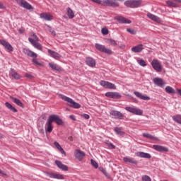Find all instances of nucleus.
Masks as SVG:
<instances>
[{
    "mask_svg": "<svg viewBox=\"0 0 181 181\" xmlns=\"http://www.w3.org/2000/svg\"><path fill=\"white\" fill-rule=\"evenodd\" d=\"M94 4H98V5H102L103 6H110L112 8H118L119 6V3L117 2H124V0H90Z\"/></svg>",
    "mask_w": 181,
    "mask_h": 181,
    "instance_id": "f257e3e1",
    "label": "nucleus"
},
{
    "mask_svg": "<svg viewBox=\"0 0 181 181\" xmlns=\"http://www.w3.org/2000/svg\"><path fill=\"white\" fill-rule=\"evenodd\" d=\"M59 96L61 97L62 100H64V101L68 103V105L71 108H75L76 110L81 108V105H80L78 103H76V101H74V100L71 99V98L67 97L63 94H59Z\"/></svg>",
    "mask_w": 181,
    "mask_h": 181,
    "instance_id": "f03ea898",
    "label": "nucleus"
},
{
    "mask_svg": "<svg viewBox=\"0 0 181 181\" xmlns=\"http://www.w3.org/2000/svg\"><path fill=\"white\" fill-rule=\"evenodd\" d=\"M127 8H141L142 6V0H127L124 3Z\"/></svg>",
    "mask_w": 181,
    "mask_h": 181,
    "instance_id": "7ed1b4c3",
    "label": "nucleus"
},
{
    "mask_svg": "<svg viewBox=\"0 0 181 181\" xmlns=\"http://www.w3.org/2000/svg\"><path fill=\"white\" fill-rule=\"evenodd\" d=\"M95 47L97 50L101 52L102 53H105V54H112V50H111L110 48H107L105 45L95 43Z\"/></svg>",
    "mask_w": 181,
    "mask_h": 181,
    "instance_id": "20e7f679",
    "label": "nucleus"
},
{
    "mask_svg": "<svg viewBox=\"0 0 181 181\" xmlns=\"http://www.w3.org/2000/svg\"><path fill=\"white\" fill-rule=\"evenodd\" d=\"M151 66L153 67V69L157 71V73H160V71H162V64L160 63V61L158 60V59H153L151 62Z\"/></svg>",
    "mask_w": 181,
    "mask_h": 181,
    "instance_id": "39448f33",
    "label": "nucleus"
},
{
    "mask_svg": "<svg viewBox=\"0 0 181 181\" xmlns=\"http://www.w3.org/2000/svg\"><path fill=\"white\" fill-rule=\"evenodd\" d=\"M125 110L126 111H128V112H131V114H134V115H142L144 114V111H142V110L136 107H126Z\"/></svg>",
    "mask_w": 181,
    "mask_h": 181,
    "instance_id": "423d86ee",
    "label": "nucleus"
},
{
    "mask_svg": "<svg viewBox=\"0 0 181 181\" xmlns=\"http://www.w3.org/2000/svg\"><path fill=\"white\" fill-rule=\"evenodd\" d=\"M100 84L102 86V87H104V88H109L110 90H117V86L115 84L105 81H101L100 82Z\"/></svg>",
    "mask_w": 181,
    "mask_h": 181,
    "instance_id": "0eeeda50",
    "label": "nucleus"
},
{
    "mask_svg": "<svg viewBox=\"0 0 181 181\" xmlns=\"http://www.w3.org/2000/svg\"><path fill=\"white\" fill-rule=\"evenodd\" d=\"M152 148L157 152H160L161 153L169 152V148L164 146L154 144L153 145Z\"/></svg>",
    "mask_w": 181,
    "mask_h": 181,
    "instance_id": "6e6552de",
    "label": "nucleus"
},
{
    "mask_svg": "<svg viewBox=\"0 0 181 181\" xmlns=\"http://www.w3.org/2000/svg\"><path fill=\"white\" fill-rule=\"evenodd\" d=\"M105 95L108 98H113L114 100H119L122 97L118 92H107Z\"/></svg>",
    "mask_w": 181,
    "mask_h": 181,
    "instance_id": "1a4fd4ad",
    "label": "nucleus"
},
{
    "mask_svg": "<svg viewBox=\"0 0 181 181\" xmlns=\"http://www.w3.org/2000/svg\"><path fill=\"white\" fill-rule=\"evenodd\" d=\"M52 122H56L57 125H63V119L57 115H52L49 117Z\"/></svg>",
    "mask_w": 181,
    "mask_h": 181,
    "instance_id": "9d476101",
    "label": "nucleus"
},
{
    "mask_svg": "<svg viewBox=\"0 0 181 181\" xmlns=\"http://www.w3.org/2000/svg\"><path fill=\"white\" fill-rule=\"evenodd\" d=\"M110 115L115 119H124V114L117 110H111Z\"/></svg>",
    "mask_w": 181,
    "mask_h": 181,
    "instance_id": "9b49d317",
    "label": "nucleus"
},
{
    "mask_svg": "<svg viewBox=\"0 0 181 181\" xmlns=\"http://www.w3.org/2000/svg\"><path fill=\"white\" fill-rule=\"evenodd\" d=\"M0 45L4 46V48L8 52H13V47L11 45V43L8 42L5 40H0Z\"/></svg>",
    "mask_w": 181,
    "mask_h": 181,
    "instance_id": "f8f14e48",
    "label": "nucleus"
},
{
    "mask_svg": "<svg viewBox=\"0 0 181 181\" xmlns=\"http://www.w3.org/2000/svg\"><path fill=\"white\" fill-rule=\"evenodd\" d=\"M28 41L30 42V43H31L33 47L37 49V50H43V47L42 46L41 43H39L38 42L30 37L28 38Z\"/></svg>",
    "mask_w": 181,
    "mask_h": 181,
    "instance_id": "ddd939ff",
    "label": "nucleus"
},
{
    "mask_svg": "<svg viewBox=\"0 0 181 181\" xmlns=\"http://www.w3.org/2000/svg\"><path fill=\"white\" fill-rule=\"evenodd\" d=\"M74 156L76 159H78V160L81 161L83 160L84 156H86V153L81 151V150L76 149L74 152Z\"/></svg>",
    "mask_w": 181,
    "mask_h": 181,
    "instance_id": "4468645a",
    "label": "nucleus"
},
{
    "mask_svg": "<svg viewBox=\"0 0 181 181\" xmlns=\"http://www.w3.org/2000/svg\"><path fill=\"white\" fill-rule=\"evenodd\" d=\"M40 18L44 19V21H53V16L50 13H41Z\"/></svg>",
    "mask_w": 181,
    "mask_h": 181,
    "instance_id": "2eb2a0df",
    "label": "nucleus"
},
{
    "mask_svg": "<svg viewBox=\"0 0 181 181\" xmlns=\"http://www.w3.org/2000/svg\"><path fill=\"white\" fill-rule=\"evenodd\" d=\"M53 122L48 117L47 122L45 123V131L50 134L53 131Z\"/></svg>",
    "mask_w": 181,
    "mask_h": 181,
    "instance_id": "dca6fc26",
    "label": "nucleus"
},
{
    "mask_svg": "<svg viewBox=\"0 0 181 181\" xmlns=\"http://www.w3.org/2000/svg\"><path fill=\"white\" fill-rule=\"evenodd\" d=\"M135 155L138 156V158H144V159H151V158H152L150 153L142 151L136 152Z\"/></svg>",
    "mask_w": 181,
    "mask_h": 181,
    "instance_id": "f3484780",
    "label": "nucleus"
},
{
    "mask_svg": "<svg viewBox=\"0 0 181 181\" xmlns=\"http://www.w3.org/2000/svg\"><path fill=\"white\" fill-rule=\"evenodd\" d=\"M115 20L119 23H125V24L131 23V20L127 19L124 17H122L121 16H117V17H115Z\"/></svg>",
    "mask_w": 181,
    "mask_h": 181,
    "instance_id": "a211bd4d",
    "label": "nucleus"
},
{
    "mask_svg": "<svg viewBox=\"0 0 181 181\" xmlns=\"http://www.w3.org/2000/svg\"><path fill=\"white\" fill-rule=\"evenodd\" d=\"M123 160L126 163H132V165H138V160H135V158L132 157H124Z\"/></svg>",
    "mask_w": 181,
    "mask_h": 181,
    "instance_id": "6ab92c4d",
    "label": "nucleus"
},
{
    "mask_svg": "<svg viewBox=\"0 0 181 181\" xmlns=\"http://www.w3.org/2000/svg\"><path fill=\"white\" fill-rule=\"evenodd\" d=\"M47 176H49V177H51V179H59L60 180H63V179H64L63 175L54 173H47Z\"/></svg>",
    "mask_w": 181,
    "mask_h": 181,
    "instance_id": "aec40b11",
    "label": "nucleus"
},
{
    "mask_svg": "<svg viewBox=\"0 0 181 181\" xmlns=\"http://www.w3.org/2000/svg\"><path fill=\"white\" fill-rule=\"evenodd\" d=\"M155 86H157V87H164L165 86V81L163 79L160 78H155L153 80Z\"/></svg>",
    "mask_w": 181,
    "mask_h": 181,
    "instance_id": "412c9836",
    "label": "nucleus"
},
{
    "mask_svg": "<svg viewBox=\"0 0 181 181\" xmlns=\"http://www.w3.org/2000/svg\"><path fill=\"white\" fill-rule=\"evenodd\" d=\"M23 53L29 56V57H33V59H36L37 57V54L33 52V51L30 50L29 49H23Z\"/></svg>",
    "mask_w": 181,
    "mask_h": 181,
    "instance_id": "4be33fe9",
    "label": "nucleus"
},
{
    "mask_svg": "<svg viewBox=\"0 0 181 181\" xmlns=\"http://www.w3.org/2000/svg\"><path fill=\"white\" fill-rule=\"evenodd\" d=\"M86 63L87 66H89V67H95V60H94L91 57H86Z\"/></svg>",
    "mask_w": 181,
    "mask_h": 181,
    "instance_id": "5701e85b",
    "label": "nucleus"
},
{
    "mask_svg": "<svg viewBox=\"0 0 181 181\" xmlns=\"http://www.w3.org/2000/svg\"><path fill=\"white\" fill-rule=\"evenodd\" d=\"M134 95H136V97H137L138 98H140V100H144V101H148L151 100V98H149V96H145L142 93L138 91H134Z\"/></svg>",
    "mask_w": 181,
    "mask_h": 181,
    "instance_id": "b1692460",
    "label": "nucleus"
},
{
    "mask_svg": "<svg viewBox=\"0 0 181 181\" xmlns=\"http://www.w3.org/2000/svg\"><path fill=\"white\" fill-rule=\"evenodd\" d=\"M147 18H148V19H151V21H153L154 22H157L158 23H160L161 22L160 18L159 17L151 13H147Z\"/></svg>",
    "mask_w": 181,
    "mask_h": 181,
    "instance_id": "393cba45",
    "label": "nucleus"
},
{
    "mask_svg": "<svg viewBox=\"0 0 181 181\" xmlns=\"http://www.w3.org/2000/svg\"><path fill=\"white\" fill-rule=\"evenodd\" d=\"M144 49V45L139 44L135 47H132V52L134 53H141V52Z\"/></svg>",
    "mask_w": 181,
    "mask_h": 181,
    "instance_id": "a878e982",
    "label": "nucleus"
},
{
    "mask_svg": "<svg viewBox=\"0 0 181 181\" xmlns=\"http://www.w3.org/2000/svg\"><path fill=\"white\" fill-rule=\"evenodd\" d=\"M48 53L50 54L51 57H53V59H55L56 60L62 58V55H60V54L52 49H48Z\"/></svg>",
    "mask_w": 181,
    "mask_h": 181,
    "instance_id": "bb28decb",
    "label": "nucleus"
},
{
    "mask_svg": "<svg viewBox=\"0 0 181 181\" xmlns=\"http://www.w3.org/2000/svg\"><path fill=\"white\" fill-rule=\"evenodd\" d=\"M55 163L57 166L62 170H64V171L69 170V167H67V165L64 164H62L60 160H55Z\"/></svg>",
    "mask_w": 181,
    "mask_h": 181,
    "instance_id": "cd10ccee",
    "label": "nucleus"
},
{
    "mask_svg": "<svg viewBox=\"0 0 181 181\" xmlns=\"http://www.w3.org/2000/svg\"><path fill=\"white\" fill-rule=\"evenodd\" d=\"M49 66L52 70H54V71H62V67L57 65V64L50 62L49 63Z\"/></svg>",
    "mask_w": 181,
    "mask_h": 181,
    "instance_id": "c85d7f7f",
    "label": "nucleus"
},
{
    "mask_svg": "<svg viewBox=\"0 0 181 181\" xmlns=\"http://www.w3.org/2000/svg\"><path fill=\"white\" fill-rule=\"evenodd\" d=\"M20 6H22V8H24L25 9H28V11H32L33 10V6L30 5L28 1H24L21 4Z\"/></svg>",
    "mask_w": 181,
    "mask_h": 181,
    "instance_id": "c756f323",
    "label": "nucleus"
},
{
    "mask_svg": "<svg viewBox=\"0 0 181 181\" xmlns=\"http://www.w3.org/2000/svg\"><path fill=\"white\" fill-rule=\"evenodd\" d=\"M10 73L11 74L13 78H15L16 80H21L22 78V76L19 75L18 72H16L13 69L10 70Z\"/></svg>",
    "mask_w": 181,
    "mask_h": 181,
    "instance_id": "7c9ffc66",
    "label": "nucleus"
},
{
    "mask_svg": "<svg viewBox=\"0 0 181 181\" xmlns=\"http://www.w3.org/2000/svg\"><path fill=\"white\" fill-rule=\"evenodd\" d=\"M54 146L57 148V149H58V151H59V152H61V153L62 155H64L66 156V151H64V150L63 149V148H62V146H60V144H59V142L57 141H54Z\"/></svg>",
    "mask_w": 181,
    "mask_h": 181,
    "instance_id": "2f4dec72",
    "label": "nucleus"
},
{
    "mask_svg": "<svg viewBox=\"0 0 181 181\" xmlns=\"http://www.w3.org/2000/svg\"><path fill=\"white\" fill-rule=\"evenodd\" d=\"M5 106L6 107V108H8V110H10V111H12L13 112H18V110H16V108H15V107H13L11 103H9L8 102H6L5 103Z\"/></svg>",
    "mask_w": 181,
    "mask_h": 181,
    "instance_id": "473e14b6",
    "label": "nucleus"
},
{
    "mask_svg": "<svg viewBox=\"0 0 181 181\" xmlns=\"http://www.w3.org/2000/svg\"><path fill=\"white\" fill-rule=\"evenodd\" d=\"M143 136L144 138H146L147 139H150L151 141H158V139L156 137L148 133H143Z\"/></svg>",
    "mask_w": 181,
    "mask_h": 181,
    "instance_id": "72a5a7b5",
    "label": "nucleus"
},
{
    "mask_svg": "<svg viewBox=\"0 0 181 181\" xmlns=\"http://www.w3.org/2000/svg\"><path fill=\"white\" fill-rule=\"evenodd\" d=\"M114 131L117 135L122 136L125 134L122 129V127H115Z\"/></svg>",
    "mask_w": 181,
    "mask_h": 181,
    "instance_id": "f704fd0d",
    "label": "nucleus"
},
{
    "mask_svg": "<svg viewBox=\"0 0 181 181\" xmlns=\"http://www.w3.org/2000/svg\"><path fill=\"white\" fill-rule=\"evenodd\" d=\"M13 102L16 104V105H18V107H21L23 108V103H22V101L21 100L16 98H12Z\"/></svg>",
    "mask_w": 181,
    "mask_h": 181,
    "instance_id": "c9c22d12",
    "label": "nucleus"
},
{
    "mask_svg": "<svg viewBox=\"0 0 181 181\" xmlns=\"http://www.w3.org/2000/svg\"><path fill=\"white\" fill-rule=\"evenodd\" d=\"M173 121L181 125V115H176L173 117Z\"/></svg>",
    "mask_w": 181,
    "mask_h": 181,
    "instance_id": "e433bc0d",
    "label": "nucleus"
},
{
    "mask_svg": "<svg viewBox=\"0 0 181 181\" xmlns=\"http://www.w3.org/2000/svg\"><path fill=\"white\" fill-rule=\"evenodd\" d=\"M165 90L168 93V94H175L176 93L175 89L170 86H166Z\"/></svg>",
    "mask_w": 181,
    "mask_h": 181,
    "instance_id": "4c0bfd02",
    "label": "nucleus"
},
{
    "mask_svg": "<svg viewBox=\"0 0 181 181\" xmlns=\"http://www.w3.org/2000/svg\"><path fill=\"white\" fill-rule=\"evenodd\" d=\"M67 15L69 19H73V18H74V13L73 12V10H71V8H67Z\"/></svg>",
    "mask_w": 181,
    "mask_h": 181,
    "instance_id": "58836bf2",
    "label": "nucleus"
},
{
    "mask_svg": "<svg viewBox=\"0 0 181 181\" xmlns=\"http://www.w3.org/2000/svg\"><path fill=\"white\" fill-rule=\"evenodd\" d=\"M105 144L109 149H115V146H114L110 141H105Z\"/></svg>",
    "mask_w": 181,
    "mask_h": 181,
    "instance_id": "ea45409f",
    "label": "nucleus"
},
{
    "mask_svg": "<svg viewBox=\"0 0 181 181\" xmlns=\"http://www.w3.org/2000/svg\"><path fill=\"white\" fill-rule=\"evenodd\" d=\"M107 42L111 45V46H113L114 47H115V46H118V44L117 43V41H115V40L112 39H108L107 40Z\"/></svg>",
    "mask_w": 181,
    "mask_h": 181,
    "instance_id": "a19ab883",
    "label": "nucleus"
},
{
    "mask_svg": "<svg viewBox=\"0 0 181 181\" xmlns=\"http://www.w3.org/2000/svg\"><path fill=\"white\" fill-rule=\"evenodd\" d=\"M136 62L139 66H141V67H145L146 66V62L144 59H137Z\"/></svg>",
    "mask_w": 181,
    "mask_h": 181,
    "instance_id": "79ce46f5",
    "label": "nucleus"
},
{
    "mask_svg": "<svg viewBox=\"0 0 181 181\" xmlns=\"http://www.w3.org/2000/svg\"><path fill=\"white\" fill-rule=\"evenodd\" d=\"M90 162H91L92 166H93L95 169H98V163L93 159L90 160Z\"/></svg>",
    "mask_w": 181,
    "mask_h": 181,
    "instance_id": "37998d69",
    "label": "nucleus"
},
{
    "mask_svg": "<svg viewBox=\"0 0 181 181\" xmlns=\"http://www.w3.org/2000/svg\"><path fill=\"white\" fill-rule=\"evenodd\" d=\"M127 32H128L129 33H131V35H136V30L132 28H127Z\"/></svg>",
    "mask_w": 181,
    "mask_h": 181,
    "instance_id": "c03bdc74",
    "label": "nucleus"
},
{
    "mask_svg": "<svg viewBox=\"0 0 181 181\" xmlns=\"http://www.w3.org/2000/svg\"><path fill=\"white\" fill-rule=\"evenodd\" d=\"M32 62L35 64H37V66H42V62H40L37 59H36V58H33Z\"/></svg>",
    "mask_w": 181,
    "mask_h": 181,
    "instance_id": "a18cd8bd",
    "label": "nucleus"
},
{
    "mask_svg": "<svg viewBox=\"0 0 181 181\" xmlns=\"http://www.w3.org/2000/svg\"><path fill=\"white\" fill-rule=\"evenodd\" d=\"M25 77H26L27 78H30V80H33V78H34V76H33V75H32L31 73L25 74Z\"/></svg>",
    "mask_w": 181,
    "mask_h": 181,
    "instance_id": "49530a36",
    "label": "nucleus"
},
{
    "mask_svg": "<svg viewBox=\"0 0 181 181\" xmlns=\"http://www.w3.org/2000/svg\"><path fill=\"white\" fill-rule=\"evenodd\" d=\"M167 5H169L170 6H173V8H176V4H175L173 1H168Z\"/></svg>",
    "mask_w": 181,
    "mask_h": 181,
    "instance_id": "de8ad7c7",
    "label": "nucleus"
},
{
    "mask_svg": "<svg viewBox=\"0 0 181 181\" xmlns=\"http://www.w3.org/2000/svg\"><path fill=\"white\" fill-rule=\"evenodd\" d=\"M142 181H151V178L148 175H144L142 177Z\"/></svg>",
    "mask_w": 181,
    "mask_h": 181,
    "instance_id": "09e8293b",
    "label": "nucleus"
},
{
    "mask_svg": "<svg viewBox=\"0 0 181 181\" xmlns=\"http://www.w3.org/2000/svg\"><path fill=\"white\" fill-rule=\"evenodd\" d=\"M101 32L103 35H108V28H102Z\"/></svg>",
    "mask_w": 181,
    "mask_h": 181,
    "instance_id": "8fccbe9b",
    "label": "nucleus"
},
{
    "mask_svg": "<svg viewBox=\"0 0 181 181\" xmlns=\"http://www.w3.org/2000/svg\"><path fill=\"white\" fill-rule=\"evenodd\" d=\"M82 117H83L85 119H88L90 118V115L88 114H83L82 115Z\"/></svg>",
    "mask_w": 181,
    "mask_h": 181,
    "instance_id": "3c124183",
    "label": "nucleus"
},
{
    "mask_svg": "<svg viewBox=\"0 0 181 181\" xmlns=\"http://www.w3.org/2000/svg\"><path fill=\"white\" fill-rule=\"evenodd\" d=\"M103 175H105V176L107 177V179H111V176L110 175V174H108V173H107V171H105Z\"/></svg>",
    "mask_w": 181,
    "mask_h": 181,
    "instance_id": "603ef678",
    "label": "nucleus"
},
{
    "mask_svg": "<svg viewBox=\"0 0 181 181\" xmlns=\"http://www.w3.org/2000/svg\"><path fill=\"white\" fill-rule=\"evenodd\" d=\"M6 6H5L1 1H0V9H6Z\"/></svg>",
    "mask_w": 181,
    "mask_h": 181,
    "instance_id": "864d4df0",
    "label": "nucleus"
},
{
    "mask_svg": "<svg viewBox=\"0 0 181 181\" xmlns=\"http://www.w3.org/2000/svg\"><path fill=\"white\" fill-rule=\"evenodd\" d=\"M99 170L100 171V172H102V173H105V172H107L106 170H105V169H104V168H103V167H99Z\"/></svg>",
    "mask_w": 181,
    "mask_h": 181,
    "instance_id": "5fc2aeb1",
    "label": "nucleus"
},
{
    "mask_svg": "<svg viewBox=\"0 0 181 181\" xmlns=\"http://www.w3.org/2000/svg\"><path fill=\"white\" fill-rule=\"evenodd\" d=\"M69 118L73 121H76V116H74V115H69Z\"/></svg>",
    "mask_w": 181,
    "mask_h": 181,
    "instance_id": "6e6d98bb",
    "label": "nucleus"
},
{
    "mask_svg": "<svg viewBox=\"0 0 181 181\" xmlns=\"http://www.w3.org/2000/svg\"><path fill=\"white\" fill-rule=\"evenodd\" d=\"M25 0H16V1L17 2L18 4H19L20 6L21 5V4Z\"/></svg>",
    "mask_w": 181,
    "mask_h": 181,
    "instance_id": "4d7b16f0",
    "label": "nucleus"
},
{
    "mask_svg": "<svg viewBox=\"0 0 181 181\" xmlns=\"http://www.w3.org/2000/svg\"><path fill=\"white\" fill-rule=\"evenodd\" d=\"M50 32H51V34L52 35V36H56V31L52 30Z\"/></svg>",
    "mask_w": 181,
    "mask_h": 181,
    "instance_id": "13d9d810",
    "label": "nucleus"
},
{
    "mask_svg": "<svg viewBox=\"0 0 181 181\" xmlns=\"http://www.w3.org/2000/svg\"><path fill=\"white\" fill-rule=\"evenodd\" d=\"M119 47H120V49H124V47H125V45L121 44V45H119Z\"/></svg>",
    "mask_w": 181,
    "mask_h": 181,
    "instance_id": "bf43d9fd",
    "label": "nucleus"
},
{
    "mask_svg": "<svg viewBox=\"0 0 181 181\" xmlns=\"http://www.w3.org/2000/svg\"><path fill=\"white\" fill-rule=\"evenodd\" d=\"M35 39L37 42H39V37H37V35L35 37Z\"/></svg>",
    "mask_w": 181,
    "mask_h": 181,
    "instance_id": "052dcab7",
    "label": "nucleus"
},
{
    "mask_svg": "<svg viewBox=\"0 0 181 181\" xmlns=\"http://www.w3.org/2000/svg\"><path fill=\"white\" fill-rule=\"evenodd\" d=\"M18 32H19V33H23V30L22 29H20V30H18Z\"/></svg>",
    "mask_w": 181,
    "mask_h": 181,
    "instance_id": "680f3d73",
    "label": "nucleus"
},
{
    "mask_svg": "<svg viewBox=\"0 0 181 181\" xmlns=\"http://www.w3.org/2000/svg\"><path fill=\"white\" fill-rule=\"evenodd\" d=\"M4 138V135L0 133V139Z\"/></svg>",
    "mask_w": 181,
    "mask_h": 181,
    "instance_id": "e2e57ef3",
    "label": "nucleus"
},
{
    "mask_svg": "<svg viewBox=\"0 0 181 181\" xmlns=\"http://www.w3.org/2000/svg\"><path fill=\"white\" fill-rule=\"evenodd\" d=\"M0 174H1V175H4V171L1 170H0Z\"/></svg>",
    "mask_w": 181,
    "mask_h": 181,
    "instance_id": "0e129e2a",
    "label": "nucleus"
},
{
    "mask_svg": "<svg viewBox=\"0 0 181 181\" xmlns=\"http://www.w3.org/2000/svg\"><path fill=\"white\" fill-rule=\"evenodd\" d=\"M177 1V2H179L180 4H181V0H175Z\"/></svg>",
    "mask_w": 181,
    "mask_h": 181,
    "instance_id": "69168bd1",
    "label": "nucleus"
},
{
    "mask_svg": "<svg viewBox=\"0 0 181 181\" xmlns=\"http://www.w3.org/2000/svg\"><path fill=\"white\" fill-rule=\"evenodd\" d=\"M33 36H34V37H36V34H33Z\"/></svg>",
    "mask_w": 181,
    "mask_h": 181,
    "instance_id": "338daca9",
    "label": "nucleus"
},
{
    "mask_svg": "<svg viewBox=\"0 0 181 181\" xmlns=\"http://www.w3.org/2000/svg\"><path fill=\"white\" fill-rule=\"evenodd\" d=\"M66 111H70V109L66 108Z\"/></svg>",
    "mask_w": 181,
    "mask_h": 181,
    "instance_id": "774afa93",
    "label": "nucleus"
}]
</instances>
